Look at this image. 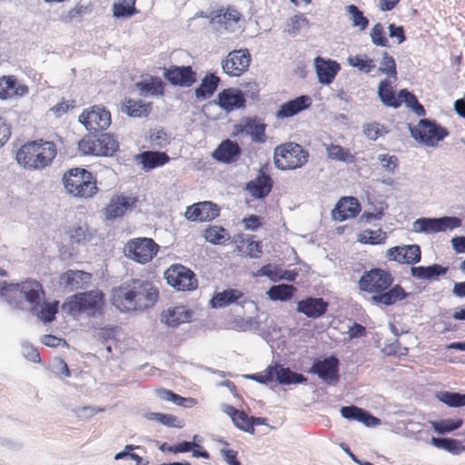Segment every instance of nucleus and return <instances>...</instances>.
Instances as JSON below:
<instances>
[{
  "mask_svg": "<svg viewBox=\"0 0 465 465\" xmlns=\"http://www.w3.org/2000/svg\"><path fill=\"white\" fill-rule=\"evenodd\" d=\"M151 416L153 417V419L157 420L162 424L168 427L181 429L184 426V422L183 420H180L176 416L172 414L153 412L151 413Z\"/></svg>",
  "mask_w": 465,
  "mask_h": 465,
  "instance_id": "bf43d9fd",
  "label": "nucleus"
},
{
  "mask_svg": "<svg viewBox=\"0 0 465 465\" xmlns=\"http://www.w3.org/2000/svg\"><path fill=\"white\" fill-rule=\"evenodd\" d=\"M387 240V234L381 229H366L358 235V241L363 244H383Z\"/></svg>",
  "mask_w": 465,
  "mask_h": 465,
  "instance_id": "79ce46f5",
  "label": "nucleus"
},
{
  "mask_svg": "<svg viewBox=\"0 0 465 465\" xmlns=\"http://www.w3.org/2000/svg\"><path fill=\"white\" fill-rule=\"evenodd\" d=\"M251 194L255 198H264L272 191V181L269 175L262 174L247 184Z\"/></svg>",
  "mask_w": 465,
  "mask_h": 465,
  "instance_id": "7c9ffc66",
  "label": "nucleus"
},
{
  "mask_svg": "<svg viewBox=\"0 0 465 465\" xmlns=\"http://www.w3.org/2000/svg\"><path fill=\"white\" fill-rule=\"evenodd\" d=\"M224 448L221 449V455L229 465H241V462L237 459V451L232 449H228L229 443L223 442Z\"/></svg>",
  "mask_w": 465,
  "mask_h": 465,
  "instance_id": "338daca9",
  "label": "nucleus"
},
{
  "mask_svg": "<svg viewBox=\"0 0 465 465\" xmlns=\"http://www.w3.org/2000/svg\"><path fill=\"white\" fill-rule=\"evenodd\" d=\"M341 414L349 420H357L368 427L377 426L381 422L378 418L354 405L341 407Z\"/></svg>",
  "mask_w": 465,
  "mask_h": 465,
  "instance_id": "cd10ccee",
  "label": "nucleus"
},
{
  "mask_svg": "<svg viewBox=\"0 0 465 465\" xmlns=\"http://www.w3.org/2000/svg\"><path fill=\"white\" fill-rule=\"evenodd\" d=\"M0 294L15 308L23 309V298L30 304L31 312H37L45 291L42 284L33 279H26L19 283L4 282L0 286Z\"/></svg>",
  "mask_w": 465,
  "mask_h": 465,
  "instance_id": "20e7f679",
  "label": "nucleus"
},
{
  "mask_svg": "<svg viewBox=\"0 0 465 465\" xmlns=\"http://www.w3.org/2000/svg\"><path fill=\"white\" fill-rule=\"evenodd\" d=\"M386 258L391 262L413 265L420 262L421 251L417 244L394 246L386 251Z\"/></svg>",
  "mask_w": 465,
  "mask_h": 465,
  "instance_id": "dca6fc26",
  "label": "nucleus"
},
{
  "mask_svg": "<svg viewBox=\"0 0 465 465\" xmlns=\"http://www.w3.org/2000/svg\"><path fill=\"white\" fill-rule=\"evenodd\" d=\"M56 155L55 143L41 138L25 143L17 150L15 159L25 169L38 171L50 166Z\"/></svg>",
  "mask_w": 465,
  "mask_h": 465,
  "instance_id": "7ed1b4c3",
  "label": "nucleus"
},
{
  "mask_svg": "<svg viewBox=\"0 0 465 465\" xmlns=\"http://www.w3.org/2000/svg\"><path fill=\"white\" fill-rule=\"evenodd\" d=\"M78 121L89 132L97 133L110 126L111 113L103 105H93L82 112Z\"/></svg>",
  "mask_w": 465,
  "mask_h": 465,
  "instance_id": "9b49d317",
  "label": "nucleus"
},
{
  "mask_svg": "<svg viewBox=\"0 0 465 465\" xmlns=\"http://www.w3.org/2000/svg\"><path fill=\"white\" fill-rule=\"evenodd\" d=\"M97 135L86 134L78 143L79 151L85 155L99 156Z\"/></svg>",
  "mask_w": 465,
  "mask_h": 465,
  "instance_id": "09e8293b",
  "label": "nucleus"
},
{
  "mask_svg": "<svg viewBox=\"0 0 465 465\" xmlns=\"http://www.w3.org/2000/svg\"><path fill=\"white\" fill-rule=\"evenodd\" d=\"M446 272L447 268H444L440 264H433L428 267H411V275L416 279H432L445 274Z\"/></svg>",
  "mask_w": 465,
  "mask_h": 465,
  "instance_id": "4c0bfd02",
  "label": "nucleus"
},
{
  "mask_svg": "<svg viewBox=\"0 0 465 465\" xmlns=\"http://www.w3.org/2000/svg\"><path fill=\"white\" fill-rule=\"evenodd\" d=\"M192 316L193 312L186 306H174L161 313V322L170 327H177L180 324L189 322Z\"/></svg>",
  "mask_w": 465,
  "mask_h": 465,
  "instance_id": "b1692460",
  "label": "nucleus"
},
{
  "mask_svg": "<svg viewBox=\"0 0 465 465\" xmlns=\"http://www.w3.org/2000/svg\"><path fill=\"white\" fill-rule=\"evenodd\" d=\"M142 163L147 169H153L158 166H163L170 160L165 153L162 152H143L141 154Z\"/></svg>",
  "mask_w": 465,
  "mask_h": 465,
  "instance_id": "58836bf2",
  "label": "nucleus"
},
{
  "mask_svg": "<svg viewBox=\"0 0 465 465\" xmlns=\"http://www.w3.org/2000/svg\"><path fill=\"white\" fill-rule=\"evenodd\" d=\"M439 400L450 407L465 406V394L458 392L442 391L438 396Z\"/></svg>",
  "mask_w": 465,
  "mask_h": 465,
  "instance_id": "6e6d98bb",
  "label": "nucleus"
},
{
  "mask_svg": "<svg viewBox=\"0 0 465 465\" xmlns=\"http://www.w3.org/2000/svg\"><path fill=\"white\" fill-rule=\"evenodd\" d=\"M63 181L67 193L77 198L89 199L98 192L95 176L84 168L76 167L66 171Z\"/></svg>",
  "mask_w": 465,
  "mask_h": 465,
  "instance_id": "39448f33",
  "label": "nucleus"
},
{
  "mask_svg": "<svg viewBox=\"0 0 465 465\" xmlns=\"http://www.w3.org/2000/svg\"><path fill=\"white\" fill-rule=\"evenodd\" d=\"M75 106L76 103L74 99L62 100L60 103L54 105L51 108V111L56 117H61L64 114L68 113L70 110H73Z\"/></svg>",
  "mask_w": 465,
  "mask_h": 465,
  "instance_id": "680f3d73",
  "label": "nucleus"
},
{
  "mask_svg": "<svg viewBox=\"0 0 465 465\" xmlns=\"http://www.w3.org/2000/svg\"><path fill=\"white\" fill-rule=\"evenodd\" d=\"M92 279L90 272L80 270H68L59 276V284L71 291L84 288Z\"/></svg>",
  "mask_w": 465,
  "mask_h": 465,
  "instance_id": "412c9836",
  "label": "nucleus"
},
{
  "mask_svg": "<svg viewBox=\"0 0 465 465\" xmlns=\"http://www.w3.org/2000/svg\"><path fill=\"white\" fill-rule=\"evenodd\" d=\"M462 420H442L440 421H432L431 426L434 430L440 434L453 431L461 427Z\"/></svg>",
  "mask_w": 465,
  "mask_h": 465,
  "instance_id": "5fc2aeb1",
  "label": "nucleus"
},
{
  "mask_svg": "<svg viewBox=\"0 0 465 465\" xmlns=\"http://www.w3.org/2000/svg\"><path fill=\"white\" fill-rule=\"evenodd\" d=\"M104 302V294L101 292H86L76 293L69 297L62 305L63 311L70 315H77L82 312L94 314Z\"/></svg>",
  "mask_w": 465,
  "mask_h": 465,
  "instance_id": "0eeeda50",
  "label": "nucleus"
},
{
  "mask_svg": "<svg viewBox=\"0 0 465 465\" xmlns=\"http://www.w3.org/2000/svg\"><path fill=\"white\" fill-rule=\"evenodd\" d=\"M32 312L35 313L41 321L50 322L54 320L58 312V302H44L37 308V312Z\"/></svg>",
  "mask_w": 465,
  "mask_h": 465,
  "instance_id": "3c124183",
  "label": "nucleus"
},
{
  "mask_svg": "<svg viewBox=\"0 0 465 465\" xmlns=\"http://www.w3.org/2000/svg\"><path fill=\"white\" fill-rule=\"evenodd\" d=\"M267 124L264 119L258 116L244 117L235 125L236 134H244L250 136L252 142L255 143H264L267 140Z\"/></svg>",
  "mask_w": 465,
  "mask_h": 465,
  "instance_id": "4468645a",
  "label": "nucleus"
},
{
  "mask_svg": "<svg viewBox=\"0 0 465 465\" xmlns=\"http://www.w3.org/2000/svg\"><path fill=\"white\" fill-rule=\"evenodd\" d=\"M326 151L328 157L331 160L349 163L355 162V156L350 152V150L340 144H329L326 146Z\"/></svg>",
  "mask_w": 465,
  "mask_h": 465,
  "instance_id": "ea45409f",
  "label": "nucleus"
},
{
  "mask_svg": "<svg viewBox=\"0 0 465 465\" xmlns=\"http://www.w3.org/2000/svg\"><path fill=\"white\" fill-rule=\"evenodd\" d=\"M365 135L372 141L377 140L380 136H381L384 133V128L378 123L368 124L364 126L363 130Z\"/></svg>",
  "mask_w": 465,
  "mask_h": 465,
  "instance_id": "e2e57ef3",
  "label": "nucleus"
},
{
  "mask_svg": "<svg viewBox=\"0 0 465 465\" xmlns=\"http://www.w3.org/2000/svg\"><path fill=\"white\" fill-rule=\"evenodd\" d=\"M410 132L416 141L430 147L449 135L446 128L429 119H421L416 126H410Z\"/></svg>",
  "mask_w": 465,
  "mask_h": 465,
  "instance_id": "6e6552de",
  "label": "nucleus"
},
{
  "mask_svg": "<svg viewBox=\"0 0 465 465\" xmlns=\"http://www.w3.org/2000/svg\"><path fill=\"white\" fill-rule=\"evenodd\" d=\"M242 223L245 230L256 231L262 225V218L255 214H251L244 217Z\"/></svg>",
  "mask_w": 465,
  "mask_h": 465,
  "instance_id": "774afa93",
  "label": "nucleus"
},
{
  "mask_svg": "<svg viewBox=\"0 0 465 465\" xmlns=\"http://www.w3.org/2000/svg\"><path fill=\"white\" fill-rule=\"evenodd\" d=\"M134 201L125 196L114 197L105 208V214L108 219H114L123 216L131 208Z\"/></svg>",
  "mask_w": 465,
  "mask_h": 465,
  "instance_id": "c756f323",
  "label": "nucleus"
},
{
  "mask_svg": "<svg viewBox=\"0 0 465 465\" xmlns=\"http://www.w3.org/2000/svg\"><path fill=\"white\" fill-rule=\"evenodd\" d=\"M134 6L125 1L114 5V15L116 17L130 16L134 15Z\"/></svg>",
  "mask_w": 465,
  "mask_h": 465,
  "instance_id": "0e129e2a",
  "label": "nucleus"
},
{
  "mask_svg": "<svg viewBox=\"0 0 465 465\" xmlns=\"http://www.w3.org/2000/svg\"><path fill=\"white\" fill-rule=\"evenodd\" d=\"M160 246L147 237L131 239L124 247L126 256L141 264L150 262L157 255Z\"/></svg>",
  "mask_w": 465,
  "mask_h": 465,
  "instance_id": "1a4fd4ad",
  "label": "nucleus"
},
{
  "mask_svg": "<svg viewBox=\"0 0 465 465\" xmlns=\"http://www.w3.org/2000/svg\"><path fill=\"white\" fill-rule=\"evenodd\" d=\"M241 13L232 7L224 9L221 7L212 12V20L225 25L237 23L241 19Z\"/></svg>",
  "mask_w": 465,
  "mask_h": 465,
  "instance_id": "c9c22d12",
  "label": "nucleus"
},
{
  "mask_svg": "<svg viewBox=\"0 0 465 465\" xmlns=\"http://www.w3.org/2000/svg\"><path fill=\"white\" fill-rule=\"evenodd\" d=\"M308 150L294 142H287L277 145L274 149L273 162L277 169L282 171L295 170L304 166L309 160Z\"/></svg>",
  "mask_w": 465,
  "mask_h": 465,
  "instance_id": "423d86ee",
  "label": "nucleus"
},
{
  "mask_svg": "<svg viewBox=\"0 0 465 465\" xmlns=\"http://www.w3.org/2000/svg\"><path fill=\"white\" fill-rule=\"evenodd\" d=\"M339 360L335 356H330L323 360L316 359L309 372L316 374L319 379L328 384L336 383L339 381Z\"/></svg>",
  "mask_w": 465,
  "mask_h": 465,
  "instance_id": "2eb2a0df",
  "label": "nucleus"
},
{
  "mask_svg": "<svg viewBox=\"0 0 465 465\" xmlns=\"http://www.w3.org/2000/svg\"><path fill=\"white\" fill-rule=\"evenodd\" d=\"M460 224L461 221L457 217L420 218L413 223L412 229L415 232L435 233L460 227Z\"/></svg>",
  "mask_w": 465,
  "mask_h": 465,
  "instance_id": "ddd939ff",
  "label": "nucleus"
},
{
  "mask_svg": "<svg viewBox=\"0 0 465 465\" xmlns=\"http://www.w3.org/2000/svg\"><path fill=\"white\" fill-rule=\"evenodd\" d=\"M243 297V292L236 289H227L217 292L211 300L213 308H224Z\"/></svg>",
  "mask_w": 465,
  "mask_h": 465,
  "instance_id": "2f4dec72",
  "label": "nucleus"
},
{
  "mask_svg": "<svg viewBox=\"0 0 465 465\" xmlns=\"http://www.w3.org/2000/svg\"><path fill=\"white\" fill-rule=\"evenodd\" d=\"M163 76L171 84L181 87H190L197 81L196 72L190 65H171L164 70Z\"/></svg>",
  "mask_w": 465,
  "mask_h": 465,
  "instance_id": "a211bd4d",
  "label": "nucleus"
},
{
  "mask_svg": "<svg viewBox=\"0 0 465 465\" xmlns=\"http://www.w3.org/2000/svg\"><path fill=\"white\" fill-rule=\"evenodd\" d=\"M312 104L309 95H301L293 100L282 104L276 112V118L285 119L292 117L302 111L308 109Z\"/></svg>",
  "mask_w": 465,
  "mask_h": 465,
  "instance_id": "4be33fe9",
  "label": "nucleus"
},
{
  "mask_svg": "<svg viewBox=\"0 0 465 465\" xmlns=\"http://www.w3.org/2000/svg\"><path fill=\"white\" fill-rule=\"evenodd\" d=\"M136 85L142 93L151 95H163L164 93V84L158 77H151L149 81L137 83Z\"/></svg>",
  "mask_w": 465,
  "mask_h": 465,
  "instance_id": "49530a36",
  "label": "nucleus"
},
{
  "mask_svg": "<svg viewBox=\"0 0 465 465\" xmlns=\"http://www.w3.org/2000/svg\"><path fill=\"white\" fill-rule=\"evenodd\" d=\"M241 153L242 150L237 143L225 139L213 151V157L218 162L231 163L236 162Z\"/></svg>",
  "mask_w": 465,
  "mask_h": 465,
  "instance_id": "393cba45",
  "label": "nucleus"
},
{
  "mask_svg": "<svg viewBox=\"0 0 465 465\" xmlns=\"http://www.w3.org/2000/svg\"><path fill=\"white\" fill-rule=\"evenodd\" d=\"M378 94L381 102L390 107L401 106V99L395 94L390 80H382L379 84Z\"/></svg>",
  "mask_w": 465,
  "mask_h": 465,
  "instance_id": "473e14b6",
  "label": "nucleus"
},
{
  "mask_svg": "<svg viewBox=\"0 0 465 465\" xmlns=\"http://www.w3.org/2000/svg\"><path fill=\"white\" fill-rule=\"evenodd\" d=\"M251 55L247 49H239L230 52L222 61V68L224 74L230 77H239L249 68Z\"/></svg>",
  "mask_w": 465,
  "mask_h": 465,
  "instance_id": "f8f14e48",
  "label": "nucleus"
},
{
  "mask_svg": "<svg viewBox=\"0 0 465 465\" xmlns=\"http://www.w3.org/2000/svg\"><path fill=\"white\" fill-rule=\"evenodd\" d=\"M314 64L319 82L323 84H331L341 68L337 62L319 56L315 58Z\"/></svg>",
  "mask_w": 465,
  "mask_h": 465,
  "instance_id": "a878e982",
  "label": "nucleus"
},
{
  "mask_svg": "<svg viewBox=\"0 0 465 465\" xmlns=\"http://www.w3.org/2000/svg\"><path fill=\"white\" fill-rule=\"evenodd\" d=\"M220 78L213 74H209L202 80L199 87L194 91L195 96L198 99H205L213 94L216 91Z\"/></svg>",
  "mask_w": 465,
  "mask_h": 465,
  "instance_id": "72a5a7b5",
  "label": "nucleus"
},
{
  "mask_svg": "<svg viewBox=\"0 0 465 465\" xmlns=\"http://www.w3.org/2000/svg\"><path fill=\"white\" fill-rule=\"evenodd\" d=\"M378 71L381 74H386L389 78L396 80L397 78V66L396 62L388 52L382 53V59L380 64Z\"/></svg>",
  "mask_w": 465,
  "mask_h": 465,
  "instance_id": "864d4df0",
  "label": "nucleus"
},
{
  "mask_svg": "<svg viewBox=\"0 0 465 465\" xmlns=\"http://www.w3.org/2000/svg\"><path fill=\"white\" fill-rule=\"evenodd\" d=\"M99 145V156H112L119 149V143L114 135L110 134H101L97 135Z\"/></svg>",
  "mask_w": 465,
  "mask_h": 465,
  "instance_id": "f704fd0d",
  "label": "nucleus"
},
{
  "mask_svg": "<svg viewBox=\"0 0 465 465\" xmlns=\"http://www.w3.org/2000/svg\"><path fill=\"white\" fill-rule=\"evenodd\" d=\"M280 271L281 269H279L277 266L266 264L261 267V269L257 272V275L267 276L271 281L277 282L279 281Z\"/></svg>",
  "mask_w": 465,
  "mask_h": 465,
  "instance_id": "69168bd1",
  "label": "nucleus"
},
{
  "mask_svg": "<svg viewBox=\"0 0 465 465\" xmlns=\"http://www.w3.org/2000/svg\"><path fill=\"white\" fill-rule=\"evenodd\" d=\"M220 208L212 202H199L186 208L184 216L191 222H211L218 217Z\"/></svg>",
  "mask_w": 465,
  "mask_h": 465,
  "instance_id": "f3484780",
  "label": "nucleus"
},
{
  "mask_svg": "<svg viewBox=\"0 0 465 465\" xmlns=\"http://www.w3.org/2000/svg\"><path fill=\"white\" fill-rule=\"evenodd\" d=\"M121 110L130 117H146L152 111V104L143 103L141 100L125 98L122 102Z\"/></svg>",
  "mask_w": 465,
  "mask_h": 465,
  "instance_id": "c85d7f7f",
  "label": "nucleus"
},
{
  "mask_svg": "<svg viewBox=\"0 0 465 465\" xmlns=\"http://www.w3.org/2000/svg\"><path fill=\"white\" fill-rule=\"evenodd\" d=\"M159 297L158 289L149 281L132 279L113 290L112 303L121 312L144 311Z\"/></svg>",
  "mask_w": 465,
  "mask_h": 465,
  "instance_id": "f03ea898",
  "label": "nucleus"
},
{
  "mask_svg": "<svg viewBox=\"0 0 465 465\" xmlns=\"http://www.w3.org/2000/svg\"><path fill=\"white\" fill-rule=\"evenodd\" d=\"M349 14L351 15V21L354 26H358L361 30L367 28L369 20L363 15V13L354 5L347 6Z\"/></svg>",
  "mask_w": 465,
  "mask_h": 465,
  "instance_id": "13d9d810",
  "label": "nucleus"
},
{
  "mask_svg": "<svg viewBox=\"0 0 465 465\" xmlns=\"http://www.w3.org/2000/svg\"><path fill=\"white\" fill-rule=\"evenodd\" d=\"M276 366L275 376L277 381L282 384H297L306 381V378L302 374L292 371L289 368Z\"/></svg>",
  "mask_w": 465,
  "mask_h": 465,
  "instance_id": "37998d69",
  "label": "nucleus"
},
{
  "mask_svg": "<svg viewBox=\"0 0 465 465\" xmlns=\"http://www.w3.org/2000/svg\"><path fill=\"white\" fill-rule=\"evenodd\" d=\"M203 237L213 244H222L228 239V233L222 226L210 225L204 230Z\"/></svg>",
  "mask_w": 465,
  "mask_h": 465,
  "instance_id": "de8ad7c7",
  "label": "nucleus"
},
{
  "mask_svg": "<svg viewBox=\"0 0 465 465\" xmlns=\"http://www.w3.org/2000/svg\"><path fill=\"white\" fill-rule=\"evenodd\" d=\"M167 283L177 291H194L198 287L195 273L182 264H173L164 272Z\"/></svg>",
  "mask_w": 465,
  "mask_h": 465,
  "instance_id": "9d476101",
  "label": "nucleus"
},
{
  "mask_svg": "<svg viewBox=\"0 0 465 465\" xmlns=\"http://www.w3.org/2000/svg\"><path fill=\"white\" fill-rule=\"evenodd\" d=\"M70 242L72 244L85 243L92 240L93 235L86 223L73 226L68 231Z\"/></svg>",
  "mask_w": 465,
  "mask_h": 465,
  "instance_id": "a19ab883",
  "label": "nucleus"
},
{
  "mask_svg": "<svg viewBox=\"0 0 465 465\" xmlns=\"http://www.w3.org/2000/svg\"><path fill=\"white\" fill-rule=\"evenodd\" d=\"M349 64L360 71L369 74L375 68L374 61L366 54H356L348 58Z\"/></svg>",
  "mask_w": 465,
  "mask_h": 465,
  "instance_id": "603ef678",
  "label": "nucleus"
},
{
  "mask_svg": "<svg viewBox=\"0 0 465 465\" xmlns=\"http://www.w3.org/2000/svg\"><path fill=\"white\" fill-rule=\"evenodd\" d=\"M275 371L276 366H268L263 371L252 374L249 378L259 383L266 384L273 380Z\"/></svg>",
  "mask_w": 465,
  "mask_h": 465,
  "instance_id": "052dcab7",
  "label": "nucleus"
},
{
  "mask_svg": "<svg viewBox=\"0 0 465 465\" xmlns=\"http://www.w3.org/2000/svg\"><path fill=\"white\" fill-rule=\"evenodd\" d=\"M371 42L376 46H389V41L386 37L384 27L381 23H377L371 30Z\"/></svg>",
  "mask_w": 465,
  "mask_h": 465,
  "instance_id": "4d7b16f0",
  "label": "nucleus"
},
{
  "mask_svg": "<svg viewBox=\"0 0 465 465\" xmlns=\"http://www.w3.org/2000/svg\"><path fill=\"white\" fill-rule=\"evenodd\" d=\"M328 309V302L322 298L309 297L298 302L297 311L310 318H319L323 315Z\"/></svg>",
  "mask_w": 465,
  "mask_h": 465,
  "instance_id": "bb28decb",
  "label": "nucleus"
},
{
  "mask_svg": "<svg viewBox=\"0 0 465 465\" xmlns=\"http://www.w3.org/2000/svg\"><path fill=\"white\" fill-rule=\"evenodd\" d=\"M398 98L401 99V104L405 103L418 116H424L426 114L423 105L418 101L417 97L408 90H401L398 94Z\"/></svg>",
  "mask_w": 465,
  "mask_h": 465,
  "instance_id": "a18cd8bd",
  "label": "nucleus"
},
{
  "mask_svg": "<svg viewBox=\"0 0 465 465\" xmlns=\"http://www.w3.org/2000/svg\"><path fill=\"white\" fill-rule=\"evenodd\" d=\"M361 212V205L354 197L341 198L332 211V216L335 220L342 222L354 218Z\"/></svg>",
  "mask_w": 465,
  "mask_h": 465,
  "instance_id": "5701e85b",
  "label": "nucleus"
},
{
  "mask_svg": "<svg viewBox=\"0 0 465 465\" xmlns=\"http://www.w3.org/2000/svg\"><path fill=\"white\" fill-rule=\"evenodd\" d=\"M29 92L26 84L20 83L15 75L0 76V99L23 97Z\"/></svg>",
  "mask_w": 465,
  "mask_h": 465,
  "instance_id": "aec40b11",
  "label": "nucleus"
},
{
  "mask_svg": "<svg viewBox=\"0 0 465 465\" xmlns=\"http://www.w3.org/2000/svg\"><path fill=\"white\" fill-rule=\"evenodd\" d=\"M156 395L159 399L165 401H173L178 406L193 407L196 404V400L193 398L182 397L170 390L160 388L155 391Z\"/></svg>",
  "mask_w": 465,
  "mask_h": 465,
  "instance_id": "e433bc0d",
  "label": "nucleus"
},
{
  "mask_svg": "<svg viewBox=\"0 0 465 465\" xmlns=\"http://www.w3.org/2000/svg\"><path fill=\"white\" fill-rule=\"evenodd\" d=\"M243 93L237 88L223 89L217 95L216 104L225 112L230 113L245 106Z\"/></svg>",
  "mask_w": 465,
  "mask_h": 465,
  "instance_id": "6ab92c4d",
  "label": "nucleus"
},
{
  "mask_svg": "<svg viewBox=\"0 0 465 465\" xmlns=\"http://www.w3.org/2000/svg\"><path fill=\"white\" fill-rule=\"evenodd\" d=\"M393 282L394 277L390 271L372 268L362 273L358 282V287L361 292L372 294L373 303L390 306L409 296L400 284L392 286Z\"/></svg>",
  "mask_w": 465,
  "mask_h": 465,
  "instance_id": "f257e3e1",
  "label": "nucleus"
},
{
  "mask_svg": "<svg viewBox=\"0 0 465 465\" xmlns=\"http://www.w3.org/2000/svg\"><path fill=\"white\" fill-rule=\"evenodd\" d=\"M295 291L296 288L292 285L279 284L272 286L267 292V294L269 298L272 301L284 302L292 299Z\"/></svg>",
  "mask_w": 465,
  "mask_h": 465,
  "instance_id": "c03bdc74",
  "label": "nucleus"
},
{
  "mask_svg": "<svg viewBox=\"0 0 465 465\" xmlns=\"http://www.w3.org/2000/svg\"><path fill=\"white\" fill-rule=\"evenodd\" d=\"M228 410V414L231 416L234 425L237 428L247 432L251 431L252 423L250 422V417H248V415L244 411H238L237 409L232 406L229 407Z\"/></svg>",
  "mask_w": 465,
  "mask_h": 465,
  "instance_id": "8fccbe9b",
  "label": "nucleus"
}]
</instances>
